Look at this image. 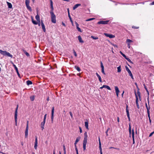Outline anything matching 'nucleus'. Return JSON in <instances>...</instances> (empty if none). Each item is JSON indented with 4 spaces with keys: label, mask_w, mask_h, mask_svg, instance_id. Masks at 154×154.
<instances>
[{
    "label": "nucleus",
    "mask_w": 154,
    "mask_h": 154,
    "mask_svg": "<svg viewBox=\"0 0 154 154\" xmlns=\"http://www.w3.org/2000/svg\"><path fill=\"white\" fill-rule=\"evenodd\" d=\"M0 53L2 54L4 56H7L8 57H12L13 56L11 55L10 53L7 52L6 51H3L0 49Z\"/></svg>",
    "instance_id": "obj_1"
},
{
    "label": "nucleus",
    "mask_w": 154,
    "mask_h": 154,
    "mask_svg": "<svg viewBox=\"0 0 154 154\" xmlns=\"http://www.w3.org/2000/svg\"><path fill=\"white\" fill-rule=\"evenodd\" d=\"M50 13L51 14V22L54 23H56V16L54 14V12H50Z\"/></svg>",
    "instance_id": "obj_2"
},
{
    "label": "nucleus",
    "mask_w": 154,
    "mask_h": 154,
    "mask_svg": "<svg viewBox=\"0 0 154 154\" xmlns=\"http://www.w3.org/2000/svg\"><path fill=\"white\" fill-rule=\"evenodd\" d=\"M87 132H85L84 133V137L83 142V145H86L87 141Z\"/></svg>",
    "instance_id": "obj_3"
},
{
    "label": "nucleus",
    "mask_w": 154,
    "mask_h": 154,
    "mask_svg": "<svg viewBox=\"0 0 154 154\" xmlns=\"http://www.w3.org/2000/svg\"><path fill=\"white\" fill-rule=\"evenodd\" d=\"M125 68H126V71L128 72L129 75H130V76H131V78L132 79H133V75H132V73L129 70V69L128 67L127 66H125Z\"/></svg>",
    "instance_id": "obj_4"
},
{
    "label": "nucleus",
    "mask_w": 154,
    "mask_h": 154,
    "mask_svg": "<svg viewBox=\"0 0 154 154\" xmlns=\"http://www.w3.org/2000/svg\"><path fill=\"white\" fill-rule=\"evenodd\" d=\"M115 88L116 91V94L117 97L119 96V93L120 92V91L119 89L118 88L117 86H115Z\"/></svg>",
    "instance_id": "obj_5"
},
{
    "label": "nucleus",
    "mask_w": 154,
    "mask_h": 154,
    "mask_svg": "<svg viewBox=\"0 0 154 154\" xmlns=\"http://www.w3.org/2000/svg\"><path fill=\"white\" fill-rule=\"evenodd\" d=\"M54 111V107H53L52 108V111H51V121L52 122H53V121Z\"/></svg>",
    "instance_id": "obj_6"
},
{
    "label": "nucleus",
    "mask_w": 154,
    "mask_h": 154,
    "mask_svg": "<svg viewBox=\"0 0 154 154\" xmlns=\"http://www.w3.org/2000/svg\"><path fill=\"white\" fill-rule=\"evenodd\" d=\"M135 96L136 97V104L137 106V107L138 109H139L140 108L138 104V97L137 95L135 94Z\"/></svg>",
    "instance_id": "obj_7"
},
{
    "label": "nucleus",
    "mask_w": 154,
    "mask_h": 154,
    "mask_svg": "<svg viewBox=\"0 0 154 154\" xmlns=\"http://www.w3.org/2000/svg\"><path fill=\"white\" fill-rule=\"evenodd\" d=\"M12 63L13 64V66H14V67L16 71V72L17 73V74L18 75L19 77H20V75L18 72V69L17 68V67H16V65H14L13 63Z\"/></svg>",
    "instance_id": "obj_8"
},
{
    "label": "nucleus",
    "mask_w": 154,
    "mask_h": 154,
    "mask_svg": "<svg viewBox=\"0 0 154 154\" xmlns=\"http://www.w3.org/2000/svg\"><path fill=\"white\" fill-rule=\"evenodd\" d=\"M104 34L106 36L109 37L110 38H112L115 37V36L112 34H109L106 33H105Z\"/></svg>",
    "instance_id": "obj_9"
},
{
    "label": "nucleus",
    "mask_w": 154,
    "mask_h": 154,
    "mask_svg": "<svg viewBox=\"0 0 154 154\" xmlns=\"http://www.w3.org/2000/svg\"><path fill=\"white\" fill-rule=\"evenodd\" d=\"M108 22V21H101L99 22L98 23L99 24H107Z\"/></svg>",
    "instance_id": "obj_10"
},
{
    "label": "nucleus",
    "mask_w": 154,
    "mask_h": 154,
    "mask_svg": "<svg viewBox=\"0 0 154 154\" xmlns=\"http://www.w3.org/2000/svg\"><path fill=\"white\" fill-rule=\"evenodd\" d=\"M67 11H68V16H69V17L70 20L71 22V23L72 24V26H73V21H72V18H71V17L70 15V14H69V8H68L67 9Z\"/></svg>",
    "instance_id": "obj_11"
},
{
    "label": "nucleus",
    "mask_w": 154,
    "mask_h": 154,
    "mask_svg": "<svg viewBox=\"0 0 154 154\" xmlns=\"http://www.w3.org/2000/svg\"><path fill=\"white\" fill-rule=\"evenodd\" d=\"M41 26L42 27V28L44 32H45L46 31V29H45V25L42 21H41Z\"/></svg>",
    "instance_id": "obj_12"
},
{
    "label": "nucleus",
    "mask_w": 154,
    "mask_h": 154,
    "mask_svg": "<svg viewBox=\"0 0 154 154\" xmlns=\"http://www.w3.org/2000/svg\"><path fill=\"white\" fill-rule=\"evenodd\" d=\"M28 128H27V127H26L25 131V137L26 138H27L28 137Z\"/></svg>",
    "instance_id": "obj_13"
},
{
    "label": "nucleus",
    "mask_w": 154,
    "mask_h": 154,
    "mask_svg": "<svg viewBox=\"0 0 154 154\" xmlns=\"http://www.w3.org/2000/svg\"><path fill=\"white\" fill-rule=\"evenodd\" d=\"M132 139H133V143L134 144V143H135L134 137V132L133 129L132 130Z\"/></svg>",
    "instance_id": "obj_14"
},
{
    "label": "nucleus",
    "mask_w": 154,
    "mask_h": 154,
    "mask_svg": "<svg viewBox=\"0 0 154 154\" xmlns=\"http://www.w3.org/2000/svg\"><path fill=\"white\" fill-rule=\"evenodd\" d=\"M45 122V121H44L43 120V121L41 123V127L42 128V130H43V129L44 128V126Z\"/></svg>",
    "instance_id": "obj_15"
},
{
    "label": "nucleus",
    "mask_w": 154,
    "mask_h": 154,
    "mask_svg": "<svg viewBox=\"0 0 154 154\" xmlns=\"http://www.w3.org/2000/svg\"><path fill=\"white\" fill-rule=\"evenodd\" d=\"M81 5L80 4H76L73 8V10H75V9L77 8L79 6H81Z\"/></svg>",
    "instance_id": "obj_16"
},
{
    "label": "nucleus",
    "mask_w": 154,
    "mask_h": 154,
    "mask_svg": "<svg viewBox=\"0 0 154 154\" xmlns=\"http://www.w3.org/2000/svg\"><path fill=\"white\" fill-rule=\"evenodd\" d=\"M78 39L79 40V42H80L82 43H83L84 42V41L82 40V38L79 35L78 36Z\"/></svg>",
    "instance_id": "obj_17"
},
{
    "label": "nucleus",
    "mask_w": 154,
    "mask_h": 154,
    "mask_svg": "<svg viewBox=\"0 0 154 154\" xmlns=\"http://www.w3.org/2000/svg\"><path fill=\"white\" fill-rule=\"evenodd\" d=\"M18 105H17V107H16L15 111V115H14V116H17V109L18 108Z\"/></svg>",
    "instance_id": "obj_18"
},
{
    "label": "nucleus",
    "mask_w": 154,
    "mask_h": 154,
    "mask_svg": "<svg viewBox=\"0 0 154 154\" xmlns=\"http://www.w3.org/2000/svg\"><path fill=\"white\" fill-rule=\"evenodd\" d=\"M35 19L38 22L40 23V19L38 15H37L35 16Z\"/></svg>",
    "instance_id": "obj_19"
},
{
    "label": "nucleus",
    "mask_w": 154,
    "mask_h": 154,
    "mask_svg": "<svg viewBox=\"0 0 154 154\" xmlns=\"http://www.w3.org/2000/svg\"><path fill=\"white\" fill-rule=\"evenodd\" d=\"M96 75L97 76V77H98L99 80L100 81V82H102V81L101 79V78L100 77V76L97 73H96Z\"/></svg>",
    "instance_id": "obj_20"
},
{
    "label": "nucleus",
    "mask_w": 154,
    "mask_h": 154,
    "mask_svg": "<svg viewBox=\"0 0 154 154\" xmlns=\"http://www.w3.org/2000/svg\"><path fill=\"white\" fill-rule=\"evenodd\" d=\"M85 126L86 127V128L88 130L89 129L88 128V123L87 122H85Z\"/></svg>",
    "instance_id": "obj_21"
},
{
    "label": "nucleus",
    "mask_w": 154,
    "mask_h": 154,
    "mask_svg": "<svg viewBox=\"0 0 154 154\" xmlns=\"http://www.w3.org/2000/svg\"><path fill=\"white\" fill-rule=\"evenodd\" d=\"M8 5V8H12V4L8 2H7Z\"/></svg>",
    "instance_id": "obj_22"
},
{
    "label": "nucleus",
    "mask_w": 154,
    "mask_h": 154,
    "mask_svg": "<svg viewBox=\"0 0 154 154\" xmlns=\"http://www.w3.org/2000/svg\"><path fill=\"white\" fill-rule=\"evenodd\" d=\"M103 87L104 88H106L107 89H108L109 90H111V88H110V87L108 86V85H103Z\"/></svg>",
    "instance_id": "obj_23"
},
{
    "label": "nucleus",
    "mask_w": 154,
    "mask_h": 154,
    "mask_svg": "<svg viewBox=\"0 0 154 154\" xmlns=\"http://www.w3.org/2000/svg\"><path fill=\"white\" fill-rule=\"evenodd\" d=\"M127 116L128 118V120H129V121H130V115H129V111H128V109H127Z\"/></svg>",
    "instance_id": "obj_24"
},
{
    "label": "nucleus",
    "mask_w": 154,
    "mask_h": 154,
    "mask_svg": "<svg viewBox=\"0 0 154 154\" xmlns=\"http://www.w3.org/2000/svg\"><path fill=\"white\" fill-rule=\"evenodd\" d=\"M26 83L27 85H31L32 83V82L31 81L29 80L27 81Z\"/></svg>",
    "instance_id": "obj_25"
},
{
    "label": "nucleus",
    "mask_w": 154,
    "mask_h": 154,
    "mask_svg": "<svg viewBox=\"0 0 154 154\" xmlns=\"http://www.w3.org/2000/svg\"><path fill=\"white\" fill-rule=\"evenodd\" d=\"M24 53L27 56V57H29V54L27 53L26 51L23 50Z\"/></svg>",
    "instance_id": "obj_26"
},
{
    "label": "nucleus",
    "mask_w": 154,
    "mask_h": 154,
    "mask_svg": "<svg viewBox=\"0 0 154 154\" xmlns=\"http://www.w3.org/2000/svg\"><path fill=\"white\" fill-rule=\"evenodd\" d=\"M121 66H119L117 67V72H121Z\"/></svg>",
    "instance_id": "obj_27"
},
{
    "label": "nucleus",
    "mask_w": 154,
    "mask_h": 154,
    "mask_svg": "<svg viewBox=\"0 0 154 154\" xmlns=\"http://www.w3.org/2000/svg\"><path fill=\"white\" fill-rule=\"evenodd\" d=\"M26 6L27 8V9L29 10L30 11H32V9L31 7L29 6V5H26Z\"/></svg>",
    "instance_id": "obj_28"
},
{
    "label": "nucleus",
    "mask_w": 154,
    "mask_h": 154,
    "mask_svg": "<svg viewBox=\"0 0 154 154\" xmlns=\"http://www.w3.org/2000/svg\"><path fill=\"white\" fill-rule=\"evenodd\" d=\"M146 106L147 109V111H149V110L150 109V107L149 106V107L148 106L146 103Z\"/></svg>",
    "instance_id": "obj_29"
},
{
    "label": "nucleus",
    "mask_w": 154,
    "mask_h": 154,
    "mask_svg": "<svg viewBox=\"0 0 154 154\" xmlns=\"http://www.w3.org/2000/svg\"><path fill=\"white\" fill-rule=\"evenodd\" d=\"M15 121V125H17V116H14Z\"/></svg>",
    "instance_id": "obj_30"
},
{
    "label": "nucleus",
    "mask_w": 154,
    "mask_h": 154,
    "mask_svg": "<svg viewBox=\"0 0 154 154\" xmlns=\"http://www.w3.org/2000/svg\"><path fill=\"white\" fill-rule=\"evenodd\" d=\"M32 23L35 25H37L38 24V22H36L34 20L32 19Z\"/></svg>",
    "instance_id": "obj_31"
},
{
    "label": "nucleus",
    "mask_w": 154,
    "mask_h": 154,
    "mask_svg": "<svg viewBox=\"0 0 154 154\" xmlns=\"http://www.w3.org/2000/svg\"><path fill=\"white\" fill-rule=\"evenodd\" d=\"M37 144L38 142H35V143L34 148L35 149H37Z\"/></svg>",
    "instance_id": "obj_32"
},
{
    "label": "nucleus",
    "mask_w": 154,
    "mask_h": 154,
    "mask_svg": "<svg viewBox=\"0 0 154 154\" xmlns=\"http://www.w3.org/2000/svg\"><path fill=\"white\" fill-rule=\"evenodd\" d=\"M81 138V137H79L76 138L75 141L76 142H78L80 140Z\"/></svg>",
    "instance_id": "obj_33"
},
{
    "label": "nucleus",
    "mask_w": 154,
    "mask_h": 154,
    "mask_svg": "<svg viewBox=\"0 0 154 154\" xmlns=\"http://www.w3.org/2000/svg\"><path fill=\"white\" fill-rule=\"evenodd\" d=\"M25 3H26V5H29V0H26Z\"/></svg>",
    "instance_id": "obj_34"
},
{
    "label": "nucleus",
    "mask_w": 154,
    "mask_h": 154,
    "mask_svg": "<svg viewBox=\"0 0 154 154\" xmlns=\"http://www.w3.org/2000/svg\"><path fill=\"white\" fill-rule=\"evenodd\" d=\"M75 68L79 72L80 71V68L79 67L75 66Z\"/></svg>",
    "instance_id": "obj_35"
},
{
    "label": "nucleus",
    "mask_w": 154,
    "mask_h": 154,
    "mask_svg": "<svg viewBox=\"0 0 154 154\" xmlns=\"http://www.w3.org/2000/svg\"><path fill=\"white\" fill-rule=\"evenodd\" d=\"M132 42V41L129 39H127L126 40V42L128 43H131Z\"/></svg>",
    "instance_id": "obj_36"
},
{
    "label": "nucleus",
    "mask_w": 154,
    "mask_h": 154,
    "mask_svg": "<svg viewBox=\"0 0 154 154\" xmlns=\"http://www.w3.org/2000/svg\"><path fill=\"white\" fill-rule=\"evenodd\" d=\"M30 99L31 101H33L34 100V96H31L30 97Z\"/></svg>",
    "instance_id": "obj_37"
},
{
    "label": "nucleus",
    "mask_w": 154,
    "mask_h": 154,
    "mask_svg": "<svg viewBox=\"0 0 154 154\" xmlns=\"http://www.w3.org/2000/svg\"><path fill=\"white\" fill-rule=\"evenodd\" d=\"M63 150L64 151V154H66V148L65 146L64 145H63Z\"/></svg>",
    "instance_id": "obj_38"
},
{
    "label": "nucleus",
    "mask_w": 154,
    "mask_h": 154,
    "mask_svg": "<svg viewBox=\"0 0 154 154\" xmlns=\"http://www.w3.org/2000/svg\"><path fill=\"white\" fill-rule=\"evenodd\" d=\"M51 11H50V12H53L54 8H53V5H51Z\"/></svg>",
    "instance_id": "obj_39"
},
{
    "label": "nucleus",
    "mask_w": 154,
    "mask_h": 154,
    "mask_svg": "<svg viewBox=\"0 0 154 154\" xmlns=\"http://www.w3.org/2000/svg\"><path fill=\"white\" fill-rule=\"evenodd\" d=\"M79 26H76V28H77V30H78L80 32H82V31L81 30V29L79 27Z\"/></svg>",
    "instance_id": "obj_40"
},
{
    "label": "nucleus",
    "mask_w": 154,
    "mask_h": 154,
    "mask_svg": "<svg viewBox=\"0 0 154 154\" xmlns=\"http://www.w3.org/2000/svg\"><path fill=\"white\" fill-rule=\"evenodd\" d=\"M137 95L140 98V93L139 91H137Z\"/></svg>",
    "instance_id": "obj_41"
},
{
    "label": "nucleus",
    "mask_w": 154,
    "mask_h": 154,
    "mask_svg": "<svg viewBox=\"0 0 154 154\" xmlns=\"http://www.w3.org/2000/svg\"><path fill=\"white\" fill-rule=\"evenodd\" d=\"M101 72L104 75H105V73L104 71V68H101Z\"/></svg>",
    "instance_id": "obj_42"
},
{
    "label": "nucleus",
    "mask_w": 154,
    "mask_h": 154,
    "mask_svg": "<svg viewBox=\"0 0 154 154\" xmlns=\"http://www.w3.org/2000/svg\"><path fill=\"white\" fill-rule=\"evenodd\" d=\"M109 129H110V128H108L106 132V134L107 136H108V131L109 130Z\"/></svg>",
    "instance_id": "obj_43"
},
{
    "label": "nucleus",
    "mask_w": 154,
    "mask_h": 154,
    "mask_svg": "<svg viewBox=\"0 0 154 154\" xmlns=\"http://www.w3.org/2000/svg\"><path fill=\"white\" fill-rule=\"evenodd\" d=\"M91 37L93 38V39H98V38L97 37H94V36H91Z\"/></svg>",
    "instance_id": "obj_44"
},
{
    "label": "nucleus",
    "mask_w": 154,
    "mask_h": 154,
    "mask_svg": "<svg viewBox=\"0 0 154 154\" xmlns=\"http://www.w3.org/2000/svg\"><path fill=\"white\" fill-rule=\"evenodd\" d=\"M99 148H101V143L100 141V139H99Z\"/></svg>",
    "instance_id": "obj_45"
},
{
    "label": "nucleus",
    "mask_w": 154,
    "mask_h": 154,
    "mask_svg": "<svg viewBox=\"0 0 154 154\" xmlns=\"http://www.w3.org/2000/svg\"><path fill=\"white\" fill-rule=\"evenodd\" d=\"M95 18H90L88 19L87 20H86V21H91V20H93Z\"/></svg>",
    "instance_id": "obj_46"
},
{
    "label": "nucleus",
    "mask_w": 154,
    "mask_h": 154,
    "mask_svg": "<svg viewBox=\"0 0 154 154\" xmlns=\"http://www.w3.org/2000/svg\"><path fill=\"white\" fill-rule=\"evenodd\" d=\"M126 60L128 61H129V62H130V63H132V62L131 61V60L129 58H128L127 59H126Z\"/></svg>",
    "instance_id": "obj_47"
},
{
    "label": "nucleus",
    "mask_w": 154,
    "mask_h": 154,
    "mask_svg": "<svg viewBox=\"0 0 154 154\" xmlns=\"http://www.w3.org/2000/svg\"><path fill=\"white\" fill-rule=\"evenodd\" d=\"M147 113H148V117L149 119L150 118L149 111H147Z\"/></svg>",
    "instance_id": "obj_48"
},
{
    "label": "nucleus",
    "mask_w": 154,
    "mask_h": 154,
    "mask_svg": "<svg viewBox=\"0 0 154 154\" xmlns=\"http://www.w3.org/2000/svg\"><path fill=\"white\" fill-rule=\"evenodd\" d=\"M109 149H118V150H119V149L117 148H115V147H110L109 148Z\"/></svg>",
    "instance_id": "obj_49"
},
{
    "label": "nucleus",
    "mask_w": 154,
    "mask_h": 154,
    "mask_svg": "<svg viewBox=\"0 0 154 154\" xmlns=\"http://www.w3.org/2000/svg\"><path fill=\"white\" fill-rule=\"evenodd\" d=\"M154 134V131L150 134H149V137H151Z\"/></svg>",
    "instance_id": "obj_50"
},
{
    "label": "nucleus",
    "mask_w": 154,
    "mask_h": 154,
    "mask_svg": "<svg viewBox=\"0 0 154 154\" xmlns=\"http://www.w3.org/2000/svg\"><path fill=\"white\" fill-rule=\"evenodd\" d=\"M46 116H47V114H45L44 116V120H43L44 121H45V120H46Z\"/></svg>",
    "instance_id": "obj_51"
},
{
    "label": "nucleus",
    "mask_w": 154,
    "mask_h": 154,
    "mask_svg": "<svg viewBox=\"0 0 154 154\" xmlns=\"http://www.w3.org/2000/svg\"><path fill=\"white\" fill-rule=\"evenodd\" d=\"M129 131H131V126L130 125V123L129 124Z\"/></svg>",
    "instance_id": "obj_52"
},
{
    "label": "nucleus",
    "mask_w": 154,
    "mask_h": 154,
    "mask_svg": "<svg viewBox=\"0 0 154 154\" xmlns=\"http://www.w3.org/2000/svg\"><path fill=\"white\" fill-rule=\"evenodd\" d=\"M100 65H101V68H104V66H103V63H102V62H101V63H100Z\"/></svg>",
    "instance_id": "obj_53"
},
{
    "label": "nucleus",
    "mask_w": 154,
    "mask_h": 154,
    "mask_svg": "<svg viewBox=\"0 0 154 154\" xmlns=\"http://www.w3.org/2000/svg\"><path fill=\"white\" fill-rule=\"evenodd\" d=\"M69 114L71 117V118L72 119L73 118L72 114L71 112H69Z\"/></svg>",
    "instance_id": "obj_54"
},
{
    "label": "nucleus",
    "mask_w": 154,
    "mask_h": 154,
    "mask_svg": "<svg viewBox=\"0 0 154 154\" xmlns=\"http://www.w3.org/2000/svg\"><path fill=\"white\" fill-rule=\"evenodd\" d=\"M75 150H76V154H79L78 150L77 149V147H76V148H75Z\"/></svg>",
    "instance_id": "obj_55"
},
{
    "label": "nucleus",
    "mask_w": 154,
    "mask_h": 154,
    "mask_svg": "<svg viewBox=\"0 0 154 154\" xmlns=\"http://www.w3.org/2000/svg\"><path fill=\"white\" fill-rule=\"evenodd\" d=\"M73 53H74V54L75 56V57H76L77 55V54H76V53L75 51L74 50L73 51Z\"/></svg>",
    "instance_id": "obj_56"
},
{
    "label": "nucleus",
    "mask_w": 154,
    "mask_h": 154,
    "mask_svg": "<svg viewBox=\"0 0 154 154\" xmlns=\"http://www.w3.org/2000/svg\"><path fill=\"white\" fill-rule=\"evenodd\" d=\"M86 145H83V148L84 150L86 149Z\"/></svg>",
    "instance_id": "obj_57"
},
{
    "label": "nucleus",
    "mask_w": 154,
    "mask_h": 154,
    "mask_svg": "<svg viewBox=\"0 0 154 154\" xmlns=\"http://www.w3.org/2000/svg\"><path fill=\"white\" fill-rule=\"evenodd\" d=\"M79 129H80V132L81 133L82 132V130L81 128L80 127H79Z\"/></svg>",
    "instance_id": "obj_58"
},
{
    "label": "nucleus",
    "mask_w": 154,
    "mask_h": 154,
    "mask_svg": "<svg viewBox=\"0 0 154 154\" xmlns=\"http://www.w3.org/2000/svg\"><path fill=\"white\" fill-rule=\"evenodd\" d=\"M35 142H37V136L35 137Z\"/></svg>",
    "instance_id": "obj_59"
},
{
    "label": "nucleus",
    "mask_w": 154,
    "mask_h": 154,
    "mask_svg": "<svg viewBox=\"0 0 154 154\" xmlns=\"http://www.w3.org/2000/svg\"><path fill=\"white\" fill-rule=\"evenodd\" d=\"M120 54L122 55V56L124 57L125 55V54H123L121 51H120Z\"/></svg>",
    "instance_id": "obj_60"
},
{
    "label": "nucleus",
    "mask_w": 154,
    "mask_h": 154,
    "mask_svg": "<svg viewBox=\"0 0 154 154\" xmlns=\"http://www.w3.org/2000/svg\"><path fill=\"white\" fill-rule=\"evenodd\" d=\"M51 5H53V2L52 0H50Z\"/></svg>",
    "instance_id": "obj_61"
},
{
    "label": "nucleus",
    "mask_w": 154,
    "mask_h": 154,
    "mask_svg": "<svg viewBox=\"0 0 154 154\" xmlns=\"http://www.w3.org/2000/svg\"><path fill=\"white\" fill-rule=\"evenodd\" d=\"M28 123H29V122L28 121L27 122V124H26V127H27V128H28Z\"/></svg>",
    "instance_id": "obj_62"
},
{
    "label": "nucleus",
    "mask_w": 154,
    "mask_h": 154,
    "mask_svg": "<svg viewBox=\"0 0 154 154\" xmlns=\"http://www.w3.org/2000/svg\"><path fill=\"white\" fill-rule=\"evenodd\" d=\"M100 153L102 152V149L101 148H99Z\"/></svg>",
    "instance_id": "obj_63"
},
{
    "label": "nucleus",
    "mask_w": 154,
    "mask_h": 154,
    "mask_svg": "<svg viewBox=\"0 0 154 154\" xmlns=\"http://www.w3.org/2000/svg\"><path fill=\"white\" fill-rule=\"evenodd\" d=\"M150 5H154V1L152 2L151 3Z\"/></svg>",
    "instance_id": "obj_64"
}]
</instances>
